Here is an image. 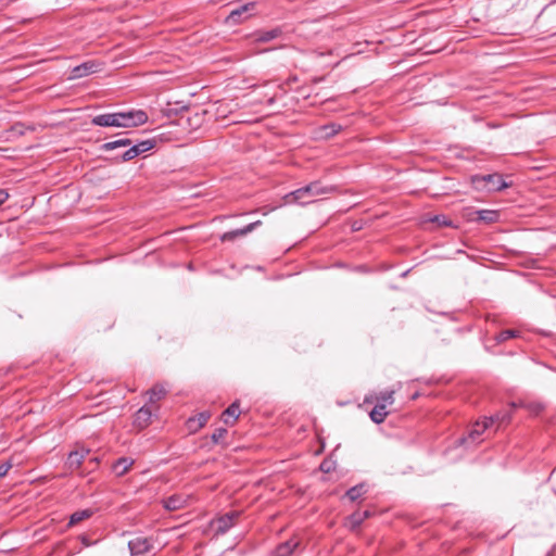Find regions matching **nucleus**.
<instances>
[{"label":"nucleus","instance_id":"1","mask_svg":"<svg viewBox=\"0 0 556 556\" xmlns=\"http://www.w3.org/2000/svg\"><path fill=\"white\" fill-rule=\"evenodd\" d=\"M334 191L336 188L333 186H324L319 180H316L289 192L283 199L287 204L299 203L305 205L312 203L316 197L330 194Z\"/></svg>","mask_w":556,"mask_h":556},{"label":"nucleus","instance_id":"22","mask_svg":"<svg viewBox=\"0 0 556 556\" xmlns=\"http://www.w3.org/2000/svg\"><path fill=\"white\" fill-rule=\"evenodd\" d=\"M366 492H367L366 484L365 483H359V484H356V485L350 488L345 492V496L350 501L355 502V501L359 500Z\"/></svg>","mask_w":556,"mask_h":556},{"label":"nucleus","instance_id":"21","mask_svg":"<svg viewBox=\"0 0 556 556\" xmlns=\"http://www.w3.org/2000/svg\"><path fill=\"white\" fill-rule=\"evenodd\" d=\"M148 394L149 402L151 404H154L162 400L167 394V390L163 384L157 383L148 391Z\"/></svg>","mask_w":556,"mask_h":556},{"label":"nucleus","instance_id":"35","mask_svg":"<svg viewBox=\"0 0 556 556\" xmlns=\"http://www.w3.org/2000/svg\"><path fill=\"white\" fill-rule=\"evenodd\" d=\"M9 199V193L3 190V189H0V206L7 202V200Z\"/></svg>","mask_w":556,"mask_h":556},{"label":"nucleus","instance_id":"4","mask_svg":"<svg viewBox=\"0 0 556 556\" xmlns=\"http://www.w3.org/2000/svg\"><path fill=\"white\" fill-rule=\"evenodd\" d=\"M489 426L490 424L488 422L486 418H484L482 422L477 421L469 430L468 434L459 440L460 444L465 445L466 447L476 446L482 441L481 435Z\"/></svg>","mask_w":556,"mask_h":556},{"label":"nucleus","instance_id":"34","mask_svg":"<svg viewBox=\"0 0 556 556\" xmlns=\"http://www.w3.org/2000/svg\"><path fill=\"white\" fill-rule=\"evenodd\" d=\"M11 468L12 465L10 462L2 463L0 465V479L5 477Z\"/></svg>","mask_w":556,"mask_h":556},{"label":"nucleus","instance_id":"23","mask_svg":"<svg viewBox=\"0 0 556 556\" xmlns=\"http://www.w3.org/2000/svg\"><path fill=\"white\" fill-rule=\"evenodd\" d=\"M478 219L485 224L496 223L500 218V213L494 210H480L477 212Z\"/></svg>","mask_w":556,"mask_h":556},{"label":"nucleus","instance_id":"25","mask_svg":"<svg viewBox=\"0 0 556 556\" xmlns=\"http://www.w3.org/2000/svg\"><path fill=\"white\" fill-rule=\"evenodd\" d=\"M376 404H383L384 408L394 403V391H383L375 396Z\"/></svg>","mask_w":556,"mask_h":556},{"label":"nucleus","instance_id":"2","mask_svg":"<svg viewBox=\"0 0 556 556\" xmlns=\"http://www.w3.org/2000/svg\"><path fill=\"white\" fill-rule=\"evenodd\" d=\"M116 127L131 128L146 124L148 115L142 110H130L125 112H115Z\"/></svg>","mask_w":556,"mask_h":556},{"label":"nucleus","instance_id":"31","mask_svg":"<svg viewBox=\"0 0 556 556\" xmlns=\"http://www.w3.org/2000/svg\"><path fill=\"white\" fill-rule=\"evenodd\" d=\"M431 220L433 223L438 224L439 226H445V227L453 226L452 220L448 219L445 215H435Z\"/></svg>","mask_w":556,"mask_h":556},{"label":"nucleus","instance_id":"6","mask_svg":"<svg viewBox=\"0 0 556 556\" xmlns=\"http://www.w3.org/2000/svg\"><path fill=\"white\" fill-rule=\"evenodd\" d=\"M239 517V513L230 511L211 521V527L215 531V534H225L229 529L236 525V520Z\"/></svg>","mask_w":556,"mask_h":556},{"label":"nucleus","instance_id":"5","mask_svg":"<svg viewBox=\"0 0 556 556\" xmlns=\"http://www.w3.org/2000/svg\"><path fill=\"white\" fill-rule=\"evenodd\" d=\"M131 556H149L154 544L151 538L137 536L128 542Z\"/></svg>","mask_w":556,"mask_h":556},{"label":"nucleus","instance_id":"24","mask_svg":"<svg viewBox=\"0 0 556 556\" xmlns=\"http://www.w3.org/2000/svg\"><path fill=\"white\" fill-rule=\"evenodd\" d=\"M132 143V140L128 138H121L114 141L105 142L101 146L102 151H112L117 148L128 147Z\"/></svg>","mask_w":556,"mask_h":556},{"label":"nucleus","instance_id":"19","mask_svg":"<svg viewBox=\"0 0 556 556\" xmlns=\"http://www.w3.org/2000/svg\"><path fill=\"white\" fill-rule=\"evenodd\" d=\"M516 407H511L507 410H501L498 413H496L495 415L491 416V417H485L488 422L490 424V426L494 422L498 424V425H504V424H508L511 419V415H513V410L515 409Z\"/></svg>","mask_w":556,"mask_h":556},{"label":"nucleus","instance_id":"9","mask_svg":"<svg viewBox=\"0 0 556 556\" xmlns=\"http://www.w3.org/2000/svg\"><path fill=\"white\" fill-rule=\"evenodd\" d=\"M152 418V412L147 406H142L137 410L134 418V425L139 429L148 427Z\"/></svg>","mask_w":556,"mask_h":556},{"label":"nucleus","instance_id":"28","mask_svg":"<svg viewBox=\"0 0 556 556\" xmlns=\"http://www.w3.org/2000/svg\"><path fill=\"white\" fill-rule=\"evenodd\" d=\"M364 521V518L361 514V510L354 511L352 515L349 516L348 522L351 527V529L358 528Z\"/></svg>","mask_w":556,"mask_h":556},{"label":"nucleus","instance_id":"15","mask_svg":"<svg viewBox=\"0 0 556 556\" xmlns=\"http://www.w3.org/2000/svg\"><path fill=\"white\" fill-rule=\"evenodd\" d=\"M261 222L257 220L255 223H251L249 225H247L245 227L243 228H240V229H236V230H231V231H228V232H225L223 236H222V241H230V240H233L236 239L237 237H240V236H245L248 235L249 232H251L257 225H260Z\"/></svg>","mask_w":556,"mask_h":556},{"label":"nucleus","instance_id":"8","mask_svg":"<svg viewBox=\"0 0 556 556\" xmlns=\"http://www.w3.org/2000/svg\"><path fill=\"white\" fill-rule=\"evenodd\" d=\"M97 68H98V64L96 62H93V61L85 62L80 65L75 66L72 70L70 78L77 79V78L85 77L89 74L97 72Z\"/></svg>","mask_w":556,"mask_h":556},{"label":"nucleus","instance_id":"38","mask_svg":"<svg viewBox=\"0 0 556 556\" xmlns=\"http://www.w3.org/2000/svg\"><path fill=\"white\" fill-rule=\"evenodd\" d=\"M274 102H275V98H274V97H271V98H269V99H268V103H269V104H273Z\"/></svg>","mask_w":556,"mask_h":556},{"label":"nucleus","instance_id":"30","mask_svg":"<svg viewBox=\"0 0 556 556\" xmlns=\"http://www.w3.org/2000/svg\"><path fill=\"white\" fill-rule=\"evenodd\" d=\"M227 434V430L225 428H217L213 433H212V441L215 443V444H219L224 441L225 437Z\"/></svg>","mask_w":556,"mask_h":556},{"label":"nucleus","instance_id":"39","mask_svg":"<svg viewBox=\"0 0 556 556\" xmlns=\"http://www.w3.org/2000/svg\"><path fill=\"white\" fill-rule=\"evenodd\" d=\"M83 542H84L85 545H87V546L89 545V543L87 542L86 538L83 539Z\"/></svg>","mask_w":556,"mask_h":556},{"label":"nucleus","instance_id":"13","mask_svg":"<svg viewBox=\"0 0 556 556\" xmlns=\"http://www.w3.org/2000/svg\"><path fill=\"white\" fill-rule=\"evenodd\" d=\"M240 415L239 402L230 404L222 414V419L226 425L232 426Z\"/></svg>","mask_w":556,"mask_h":556},{"label":"nucleus","instance_id":"37","mask_svg":"<svg viewBox=\"0 0 556 556\" xmlns=\"http://www.w3.org/2000/svg\"><path fill=\"white\" fill-rule=\"evenodd\" d=\"M361 514H362L364 520H366L367 518H369L371 516V513L369 510H361Z\"/></svg>","mask_w":556,"mask_h":556},{"label":"nucleus","instance_id":"20","mask_svg":"<svg viewBox=\"0 0 556 556\" xmlns=\"http://www.w3.org/2000/svg\"><path fill=\"white\" fill-rule=\"evenodd\" d=\"M388 415L389 412L387 410V408H384L383 404H376L369 414L370 419L378 425L382 424Z\"/></svg>","mask_w":556,"mask_h":556},{"label":"nucleus","instance_id":"29","mask_svg":"<svg viewBox=\"0 0 556 556\" xmlns=\"http://www.w3.org/2000/svg\"><path fill=\"white\" fill-rule=\"evenodd\" d=\"M516 337H518V331L513 330V329H506V330L501 331L496 336V341L502 343V342H505V341H507L511 338H516Z\"/></svg>","mask_w":556,"mask_h":556},{"label":"nucleus","instance_id":"26","mask_svg":"<svg viewBox=\"0 0 556 556\" xmlns=\"http://www.w3.org/2000/svg\"><path fill=\"white\" fill-rule=\"evenodd\" d=\"M128 147L129 148L121 156L115 157L116 161L127 162L140 155V150L134 142Z\"/></svg>","mask_w":556,"mask_h":556},{"label":"nucleus","instance_id":"11","mask_svg":"<svg viewBox=\"0 0 556 556\" xmlns=\"http://www.w3.org/2000/svg\"><path fill=\"white\" fill-rule=\"evenodd\" d=\"M299 544V540L291 538L276 547L274 556H291Z\"/></svg>","mask_w":556,"mask_h":556},{"label":"nucleus","instance_id":"17","mask_svg":"<svg viewBox=\"0 0 556 556\" xmlns=\"http://www.w3.org/2000/svg\"><path fill=\"white\" fill-rule=\"evenodd\" d=\"M253 9H254V3L243 4L240 8L232 10L228 15L227 21L230 23H233V24H238L245 18V17H242V15Z\"/></svg>","mask_w":556,"mask_h":556},{"label":"nucleus","instance_id":"33","mask_svg":"<svg viewBox=\"0 0 556 556\" xmlns=\"http://www.w3.org/2000/svg\"><path fill=\"white\" fill-rule=\"evenodd\" d=\"M135 144L140 150V154H141L143 152L151 150L154 147V141L153 140H143V141H140Z\"/></svg>","mask_w":556,"mask_h":556},{"label":"nucleus","instance_id":"12","mask_svg":"<svg viewBox=\"0 0 556 556\" xmlns=\"http://www.w3.org/2000/svg\"><path fill=\"white\" fill-rule=\"evenodd\" d=\"M88 453V451L84 450L71 452L66 459V466L68 467V469H71L72 471L77 470L81 466Z\"/></svg>","mask_w":556,"mask_h":556},{"label":"nucleus","instance_id":"3","mask_svg":"<svg viewBox=\"0 0 556 556\" xmlns=\"http://www.w3.org/2000/svg\"><path fill=\"white\" fill-rule=\"evenodd\" d=\"M472 182L476 188H485L490 192L501 191L508 187L500 174H489L483 176H473Z\"/></svg>","mask_w":556,"mask_h":556},{"label":"nucleus","instance_id":"27","mask_svg":"<svg viewBox=\"0 0 556 556\" xmlns=\"http://www.w3.org/2000/svg\"><path fill=\"white\" fill-rule=\"evenodd\" d=\"M92 511L90 509L78 510L72 514L70 518V526H74L85 519L91 517Z\"/></svg>","mask_w":556,"mask_h":556},{"label":"nucleus","instance_id":"16","mask_svg":"<svg viewBox=\"0 0 556 556\" xmlns=\"http://www.w3.org/2000/svg\"><path fill=\"white\" fill-rule=\"evenodd\" d=\"M91 124L100 127H116L115 112L99 114L91 119Z\"/></svg>","mask_w":556,"mask_h":556},{"label":"nucleus","instance_id":"10","mask_svg":"<svg viewBox=\"0 0 556 556\" xmlns=\"http://www.w3.org/2000/svg\"><path fill=\"white\" fill-rule=\"evenodd\" d=\"M188 498L180 494H174L163 501L164 508L174 511L184 508L187 505Z\"/></svg>","mask_w":556,"mask_h":556},{"label":"nucleus","instance_id":"14","mask_svg":"<svg viewBox=\"0 0 556 556\" xmlns=\"http://www.w3.org/2000/svg\"><path fill=\"white\" fill-rule=\"evenodd\" d=\"M511 407H523L532 415H540L544 409L545 405L542 402H511L509 404Z\"/></svg>","mask_w":556,"mask_h":556},{"label":"nucleus","instance_id":"36","mask_svg":"<svg viewBox=\"0 0 556 556\" xmlns=\"http://www.w3.org/2000/svg\"><path fill=\"white\" fill-rule=\"evenodd\" d=\"M89 463L92 465V467H91V469H90V470H92L94 467H97V466H98L99 460H98V458H97V457H93V458H90Z\"/></svg>","mask_w":556,"mask_h":556},{"label":"nucleus","instance_id":"18","mask_svg":"<svg viewBox=\"0 0 556 556\" xmlns=\"http://www.w3.org/2000/svg\"><path fill=\"white\" fill-rule=\"evenodd\" d=\"M134 465V459L129 457H121L113 464V471L117 477H122L129 471Z\"/></svg>","mask_w":556,"mask_h":556},{"label":"nucleus","instance_id":"7","mask_svg":"<svg viewBox=\"0 0 556 556\" xmlns=\"http://www.w3.org/2000/svg\"><path fill=\"white\" fill-rule=\"evenodd\" d=\"M282 30L280 27H276L269 30H258L250 36L253 42H268L280 37Z\"/></svg>","mask_w":556,"mask_h":556},{"label":"nucleus","instance_id":"32","mask_svg":"<svg viewBox=\"0 0 556 556\" xmlns=\"http://www.w3.org/2000/svg\"><path fill=\"white\" fill-rule=\"evenodd\" d=\"M211 415L207 412H202L197 416V421L199 427H203L210 419ZM195 419H189V424L194 422Z\"/></svg>","mask_w":556,"mask_h":556}]
</instances>
